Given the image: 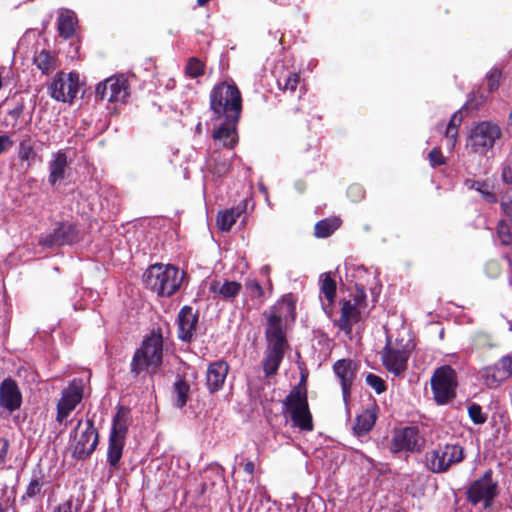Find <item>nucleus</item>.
<instances>
[{
	"label": "nucleus",
	"mask_w": 512,
	"mask_h": 512,
	"mask_svg": "<svg viewBox=\"0 0 512 512\" xmlns=\"http://www.w3.org/2000/svg\"><path fill=\"white\" fill-rule=\"evenodd\" d=\"M210 109L213 119H239L242 111V97L234 83L221 82L210 93Z\"/></svg>",
	"instance_id": "obj_1"
},
{
	"label": "nucleus",
	"mask_w": 512,
	"mask_h": 512,
	"mask_svg": "<svg viewBox=\"0 0 512 512\" xmlns=\"http://www.w3.org/2000/svg\"><path fill=\"white\" fill-rule=\"evenodd\" d=\"M143 277L148 289L158 296L169 297L180 288L183 272L173 265L154 264L146 270Z\"/></svg>",
	"instance_id": "obj_2"
},
{
	"label": "nucleus",
	"mask_w": 512,
	"mask_h": 512,
	"mask_svg": "<svg viewBox=\"0 0 512 512\" xmlns=\"http://www.w3.org/2000/svg\"><path fill=\"white\" fill-rule=\"evenodd\" d=\"M162 357L163 338L160 334L152 333L135 352L131 370L135 374L154 373L162 363Z\"/></svg>",
	"instance_id": "obj_3"
},
{
	"label": "nucleus",
	"mask_w": 512,
	"mask_h": 512,
	"mask_svg": "<svg viewBox=\"0 0 512 512\" xmlns=\"http://www.w3.org/2000/svg\"><path fill=\"white\" fill-rule=\"evenodd\" d=\"M130 423V410L124 406L119 407L113 418L107 450V462L113 469L119 467Z\"/></svg>",
	"instance_id": "obj_4"
},
{
	"label": "nucleus",
	"mask_w": 512,
	"mask_h": 512,
	"mask_svg": "<svg viewBox=\"0 0 512 512\" xmlns=\"http://www.w3.org/2000/svg\"><path fill=\"white\" fill-rule=\"evenodd\" d=\"M464 448L459 444L446 443L426 451L425 468L434 474L447 472L452 466L464 460Z\"/></svg>",
	"instance_id": "obj_5"
},
{
	"label": "nucleus",
	"mask_w": 512,
	"mask_h": 512,
	"mask_svg": "<svg viewBox=\"0 0 512 512\" xmlns=\"http://www.w3.org/2000/svg\"><path fill=\"white\" fill-rule=\"evenodd\" d=\"M70 437L72 455L76 459L88 457L98 444V432L91 419L78 420Z\"/></svg>",
	"instance_id": "obj_6"
},
{
	"label": "nucleus",
	"mask_w": 512,
	"mask_h": 512,
	"mask_svg": "<svg viewBox=\"0 0 512 512\" xmlns=\"http://www.w3.org/2000/svg\"><path fill=\"white\" fill-rule=\"evenodd\" d=\"M283 410L290 415L295 426L305 431L313 430L312 416L305 391L294 387L283 401Z\"/></svg>",
	"instance_id": "obj_7"
},
{
	"label": "nucleus",
	"mask_w": 512,
	"mask_h": 512,
	"mask_svg": "<svg viewBox=\"0 0 512 512\" xmlns=\"http://www.w3.org/2000/svg\"><path fill=\"white\" fill-rule=\"evenodd\" d=\"M85 381L80 378L73 379L69 385L62 390L61 397L57 402V413L55 421L66 428L70 423V415L83 399Z\"/></svg>",
	"instance_id": "obj_8"
},
{
	"label": "nucleus",
	"mask_w": 512,
	"mask_h": 512,
	"mask_svg": "<svg viewBox=\"0 0 512 512\" xmlns=\"http://www.w3.org/2000/svg\"><path fill=\"white\" fill-rule=\"evenodd\" d=\"M501 135V128L496 123L491 121L480 122L471 129L467 147L474 153L485 155L493 148L496 140Z\"/></svg>",
	"instance_id": "obj_9"
},
{
	"label": "nucleus",
	"mask_w": 512,
	"mask_h": 512,
	"mask_svg": "<svg viewBox=\"0 0 512 512\" xmlns=\"http://www.w3.org/2000/svg\"><path fill=\"white\" fill-rule=\"evenodd\" d=\"M431 387L437 404L444 405L456 396L457 377L449 365L437 368L431 377Z\"/></svg>",
	"instance_id": "obj_10"
},
{
	"label": "nucleus",
	"mask_w": 512,
	"mask_h": 512,
	"mask_svg": "<svg viewBox=\"0 0 512 512\" xmlns=\"http://www.w3.org/2000/svg\"><path fill=\"white\" fill-rule=\"evenodd\" d=\"M498 494V483L492 479V471H486L483 476L471 483L468 491V500L473 505L482 504L486 509L491 506Z\"/></svg>",
	"instance_id": "obj_11"
},
{
	"label": "nucleus",
	"mask_w": 512,
	"mask_h": 512,
	"mask_svg": "<svg viewBox=\"0 0 512 512\" xmlns=\"http://www.w3.org/2000/svg\"><path fill=\"white\" fill-rule=\"evenodd\" d=\"M366 308V293L364 289L357 288L353 297L345 301L341 308V316L338 326L345 333L349 334L352 327L361 319V314Z\"/></svg>",
	"instance_id": "obj_12"
},
{
	"label": "nucleus",
	"mask_w": 512,
	"mask_h": 512,
	"mask_svg": "<svg viewBox=\"0 0 512 512\" xmlns=\"http://www.w3.org/2000/svg\"><path fill=\"white\" fill-rule=\"evenodd\" d=\"M512 377V356H502L496 363L482 369L481 378L489 389H496Z\"/></svg>",
	"instance_id": "obj_13"
},
{
	"label": "nucleus",
	"mask_w": 512,
	"mask_h": 512,
	"mask_svg": "<svg viewBox=\"0 0 512 512\" xmlns=\"http://www.w3.org/2000/svg\"><path fill=\"white\" fill-rule=\"evenodd\" d=\"M79 89L78 75L75 73H59L49 85V92L53 99L61 102H71Z\"/></svg>",
	"instance_id": "obj_14"
},
{
	"label": "nucleus",
	"mask_w": 512,
	"mask_h": 512,
	"mask_svg": "<svg viewBox=\"0 0 512 512\" xmlns=\"http://www.w3.org/2000/svg\"><path fill=\"white\" fill-rule=\"evenodd\" d=\"M128 97V83L122 76L110 77L96 87V98L107 102H124Z\"/></svg>",
	"instance_id": "obj_15"
},
{
	"label": "nucleus",
	"mask_w": 512,
	"mask_h": 512,
	"mask_svg": "<svg viewBox=\"0 0 512 512\" xmlns=\"http://www.w3.org/2000/svg\"><path fill=\"white\" fill-rule=\"evenodd\" d=\"M423 445V439L416 427H404L394 432L390 450L392 453L419 451Z\"/></svg>",
	"instance_id": "obj_16"
},
{
	"label": "nucleus",
	"mask_w": 512,
	"mask_h": 512,
	"mask_svg": "<svg viewBox=\"0 0 512 512\" xmlns=\"http://www.w3.org/2000/svg\"><path fill=\"white\" fill-rule=\"evenodd\" d=\"M384 367L395 376L401 375L407 368L409 352L404 347L395 348L391 346L390 339H387L386 346L381 353Z\"/></svg>",
	"instance_id": "obj_17"
},
{
	"label": "nucleus",
	"mask_w": 512,
	"mask_h": 512,
	"mask_svg": "<svg viewBox=\"0 0 512 512\" xmlns=\"http://www.w3.org/2000/svg\"><path fill=\"white\" fill-rule=\"evenodd\" d=\"M78 239L77 227L71 223H59L49 234L39 239V244L49 248H57L72 244Z\"/></svg>",
	"instance_id": "obj_18"
},
{
	"label": "nucleus",
	"mask_w": 512,
	"mask_h": 512,
	"mask_svg": "<svg viewBox=\"0 0 512 512\" xmlns=\"http://www.w3.org/2000/svg\"><path fill=\"white\" fill-rule=\"evenodd\" d=\"M221 123L214 126L212 138L214 145L234 149L238 143L237 124L239 119H222Z\"/></svg>",
	"instance_id": "obj_19"
},
{
	"label": "nucleus",
	"mask_w": 512,
	"mask_h": 512,
	"mask_svg": "<svg viewBox=\"0 0 512 512\" xmlns=\"http://www.w3.org/2000/svg\"><path fill=\"white\" fill-rule=\"evenodd\" d=\"M358 365L350 359H340L333 365L334 373L340 381L342 396L345 405L348 404L351 395V387L356 377Z\"/></svg>",
	"instance_id": "obj_20"
},
{
	"label": "nucleus",
	"mask_w": 512,
	"mask_h": 512,
	"mask_svg": "<svg viewBox=\"0 0 512 512\" xmlns=\"http://www.w3.org/2000/svg\"><path fill=\"white\" fill-rule=\"evenodd\" d=\"M69 164L70 161L67 148L59 149L51 154V159L48 162V182L52 187L56 186L66 178Z\"/></svg>",
	"instance_id": "obj_21"
},
{
	"label": "nucleus",
	"mask_w": 512,
	"mask_h": 512,
	"mask_svg": "<svg viewBox=\"0 0 512 512\" xmlns=\"http://www.w3.org/2000/svg\"><path fill=\"white\" fill-rule=\"evenodd\" d=\"M22 404V394L15 380L4 379L0 384V407L8 413L18 410Z\"/></svg>",
	"instance_id": "obj_22"
},
{
	"label": "nucleus",
	"mask_w": 512,
	"mask_h": 512,
	"mask_svg": "<svg viewBox=\"0 0 512 512\" xmlns=\"http://www.w3.org/2000/svg\"><path fill=\"white\" fill-rule=\"evenodd\" d=\"M178 338L185 342H190L195 333L198 324V315L190 306H184L180 309L177 317Z\"/></svg>",
	"instance_id": "obj_23"
},
{
	"label": "nucleus",
	"mask_w": 512,
	"mask_h": 512,
	"mask_svg": "<svg viewBox=\"0 0 512 512\" xmlns=\"http://www.w3.org/2000/svg\"><path fill=\"white\" fill-rule=\"evenodd\" d=\"M229 372L226 361L219 360L209 364L206 372V386L210 393H215L223 388Z\"/></svg>",
	"instance_id": "obj_24"
},
{
	"label": "nucleus",
	"mask_w": 512,
	"mask_h": 512,
	"mask_svg": "<svg viewBox=\"0 0 512 512\" xmlns=\"http://www.w3.org/2000/svg\"><path fill=\"white\" fill-rule=\"evenodd\" d=\"M37 141L29 134H25L21 137L17 154L18 158L25 162L28 167L35 164L37 161H41V157L38 155L36 149Z\"/></svg>",
	"instance_id": "obj_25"
},
{
	"label": "nucleus",
	"mask_w": 512,
	"mask_h": 512,
	"mask_svg": "<svg viewBox=\"0 0 512 512\" xmlns=\"http://www.w3.org/2000/svg\"><path fill=\"white\" fill-rule=\"evenodd\" d=\"M275 314L269 312L267 318L266 337L268 345L286 346L283 323Z\"/></svg>",
	"instance_id": "obj_26"
},
{
	"label": "nucleus",
	"mask_w": 512,
	"mask_h": 512,
	"mask_svg": "<svg viewBox=\"0 0 512 512\" xmlns=\"http://www.w3.org/2000/svg\"><path fill=\"white\" fill-rule=\"evenodd\" d=\"M378 407L375 404L368 406L360 415L357 416L353 427L357 436L366 435L375 425L377 420Z\"/></svg>",
	"instance_id": "obj_27"
},
{
	"label": "nucleus",
	"mask_w": 512,
	"mask_h": 512,
	"mask_svg": "<svg viewBox=\"0 0 512 512\" xmlns=\"http://www.w3.org/2000/svg\"><path fill=\"white\" fill-rule=\"evenodd\" d=\"M241 288L242 285L239 282L230 280H215L211 282L209 286L211 293L224 300H231L236 298L239 295Z\"/></svg>",
	"instance_id": "obj_28"
},
{
	"label": "nucleus",
	"mask_w": 512,
	"mask_h": 512,
	"mask_svg": "<svg viewBox=\"0 0 512 512\" xmlns=\"http://www.w3.org/2000/svg\"><path fill=\"white\" fill-rule=\"evenodd\" d=\"M285 348L286 346L268 345L266 356L262 362L266 376H271L277 372L284 357Z\"/></svg>",
	"instance_id": "obj_29"
},
{
	"label": "nucleus",
	"mask_w": 512,
	"mask_h": 512,
	"mask_svg": "<svg viewBox=\"0 0 512 512\" xmlns=\"http://www.w3.org/2000/svg\"><path fill=\"white\" fill-rule=\"evenodd\" d=\"M271 314H275L281 320L287 323L295 319V300L292 295L283 296L277 303L271 307Z\"/></svg>",
	"instance_id": "obj_30"
},
{
	"label": "nucleus",
	"mask_w": 512,
	"mask_h": 512,
	"mask_svg": "<svg viewBox=\"0 0 512 512\" xmlns=\"http://www.w3.org/2000/svg\"><path fill=\"white\" fill-rule=\"evenodd\" d=\"M49 482L45 479L43 473L39 470L38 472L34 471L32 474V478L27 485L25 493L22 495L21 500L25 501L27 499H41L44 495V487Z\"/></svg>",
	"instance_id": "obj_31"
},
{
	"label": "nucleus",
	"mask_w": 512,
	"mask_h": 512,
	"mask_svg": "<svg viewBox=\"0 0 512 512\" xmlns=\"http://www.w3.org/2000/svg\"><path fill=\"white\" fill-rule=\"evenodd\" d=\"M245 209L246 203H242L236 208L220 211L217 216L218 228L223 232L229 231Z\"/></svg>",
	"instance_id": "obj_32"
},
{
	"label": "nucleus",
	"mask_w": 512,
	"mask_h": 512,
	"mask_svg": "<svg viewBox=\"0 0 512 512\" xmlns=\"http://www.w3.org/2000/svg\"><path fill=\"white\" fill-rule=\"evenodd\" d=\"M77 23L76 15L70 10H63L58 17V30L61 36L68 39L75 32Z\"/></svg>",
	"instance_id": "obj_33"
},
{
	"label": "nucleus",
	"mask_w": 512,
	"mask_h": 512,
	"mask_svg": "<svg viewBox=\"0 0 512 512\" xmlns=\"http://www.w3.org/2000/svg\"><path fill=\"white\" fill-rule=\"evenodd\" d=\"M341 221L337 217L326 218L316 223L315 236L317 238H326L339 228Z\"/></svg>",
	"instance_id": "obj_34"
},
{
	"label": "nucleus",
	"mask_w": 512,
	"mask_h": 512,
	"mask_svg": "<svg viewBox=\"0 0 512 512\" xmlns=\"http://www.w3.org/2000/svg\"><path fill=\"white\" fill-rule=\"evenodd\" d=\"M33 61L37 68L41 70L44 74H48L55 69V58L47 50L43 49L40 52L36 53Z\"/></svg>",
	"instance_id": "obj_35"
},
{
	"label": "nucleus",
	"mask_w": 512,
	"mask_h": 512,
	"mask_svg": "<svg viewBox=\"0 0 512 512\" xmlns=\"http://www.w3.org/2000/svg\"><path fill=\"white\" fill-rule=\"evenodd\" d=\"M462 123V113L460 111L455 112L449 123L445 128V136L448 138L450 148L453 149L458 136V127Z\"/></svg>",
	"instance_id": "obj_36"
},
{
	"label": "nucleus",
	"mask_w": 512,
	"mask_h": 512,
	"mask_svg": "<svg viewBox=\"0 0 512 512\" xmlns=\"http://www.w3.org/2000/svg\"><path fill=\"white\" fill-rule=\"evenodd\" d=\"M466 185L470 189H475L478 191L483 199L488 203H496L497 202V196L492 191V187L489 183L484 181H466Z\"/></svg>",
	"instance_id": "obj_37"
},
{
	"label": "nucleus",
	"mask_w": 512,
	"mask_h": 512,
	"mask_svg": "<svg viewBox=\"0 0 512 512\" xmlns=\"http://www.w3.org/2000/svg\"><path fill=\"white\" fill-rule=\"evenodd\" d=\"M320 291L327 300V305H331L336 295V282L328 275L325 274L320 279Z\"/></svg>",
	"instance_id": "obj_38"
},
{
	"label": "nucleus",
	"mask_w": 512,
	"mask_h": 512,
	"mask_svg": "<svg viewBox=\"0 0 512 512\" xmlns=\"http://www.w3.org/2000/svg\"><path fill=\"white\" fill-rule=\"evenodd\" d=\"M189 391L190 386L185 380L178 379L174 383L175 405L178 408L185 406Z\"/></svg>",
	"instance_id": "obj_39"
},
{
	"label": "nucleus",
	"mask_w": 512,
	"mask_h": 512,
	"mask_svg": "<svg viewBox=\"0 0 512 512\" xmlns=\"http://www.w3.org/2000/svg\"><path fill=\"white\" fill-rule=\"evenodd\" d=\"M300 82V75L298 73L289 72L283 77L277 79V84L280 90L284 92H295Z\"/></svg>",
	"instance_id": "obj_40"
},
{
	"label": "nucleus",
	"mask_w": 512,
	"mask_h": 512,
	"mask_svg": "<svg viewBox=\"0 0 512 512\" xmlns=\"http://www.w3.org/2000/svg\"><path fill=\"white\" fill-rule=\"evenodd\" d=\"M210 157V161L213 162V165H211L212 173L217 175L218 177L225 175L230 168V163L226 160L218 161L216 151H213Z\"/></svg>",
	"instance_id": "obj_41"
},
{
	"label": "nucleus",
	"mask_w": 512,
	"mask_h": 512,
	"mask_svg": "<svg viewBox=\"0 0 512 512\" xmlns=\"http://www.w3.org/2000/svg\"><path fill=\"white\" fill-rule=\"evenodd\" d=\"M497 236L500 242L507 246L512 243V234L510 232V228L508 227L506 220H500L497 226Z\"/></svg>",
	"instance_id": "obj_42"
},
{
	"label": "nucleus",
	"mask_w": 512,
	"mask_h": 512,
	"mask_svg": "<svg viewBox=\"0 0 512 512\" xmlns=\"http://www.w3.org/2000/svg\"><path fill=\"white\" fill-rule=\"evenodd\" d=\"M185 71L190 77L197 78L204 73V65L200 60L191 58L186 66Z\"/></svg>",
	"instance_id": "obj_43"
},
{
	"label": "nucleus",
	"mask_w": 512,
	"mask_h": 512,
	"mask_svg": "<svg viewBox=\"0 0 512 512\" xmlns=\"http://www.w3.org/2000/svg\"><path fill=\"white\" fill-rule=\"evenodd\" d=\"M366 383L375 390L377 394H381L386 390V385L384 380L372 373H369L366 376Z\"/></svg>",
	"instance_id": "obj_44"
},
{
	"label": "nucleus",
	"mask_w": 512,
	"mask_h": 512,
	"mask_svg": "<svg viewBox=\"0 0 512 512\" xmlns=\"http://www.w3.org/2000/svg\"><path fill=\"white\" fill-rule=\"evenodd\" d=\"M468 414L474 424H483L486 421V416L482 413V408L478 404H471L468 407Z\"/></svg>",
	"instance_id": "obj_45"
},
{
	"label": "nucleus",
	"mask_w": 512,
	"mask_h": 512,
	"mask_svg": "<svg viewBox=\"0 0 512 512\" xmlns=\"http://www.w3.org/2000/svg\"><path fill=\"white\" fill-rule=\"evenodd\" d=\"M501 71L498 68H492L487 74V85L490 92L498 89L500 85Z\"/></svg>",
	"instance_id": "obj_46"
},
{
	"label": "nucleus",
	"mask_w": 512,
	"mask_h": 512,
	"mask_svg": "<svg viewBox=\"0 0 512 512\" xmlns=\"http://www.w3.org/2000/svg\"><path fill=\"white\" fill-rule=\"evenodd\" d=\"M246 289L252 297L259 298L263 295V289L258 281L251 279L246 282Z\"/></svg>",
	"instance_id": "obj_47"
},
{
	"label": "nucleus",
	"mask_w": 512,
	"mask_h": 512,
	"mask_svg": "<svg viewBox=\"0 0 512 512\" xmlns=\"http://www.w3.org/2000/svg\"><path fill=\"white\" fill-rule=\"evenodd\" d=\"M501 210L512 225V199L504 196L500 202Z\"/></svg>",
	"instance_id": "obj_48"
},
{
	"label": "nucleus",
	"mask_w": 512,
	"mask_h": 512,
	"mask_svg": "<svg viewBox=\"0 0 512 512\" xmlns=\"http://www.w3.org/2000/svg\"><path fill=\"white\" fill-rule=\"evenodd\" d=\"M431 166H439L445 163L444 157L439 148H434L428 154Z\"/></svg>",
	"instance_id": "obj_49"
},
{
	"label": "nucleus",
	"mask_w": 512,
	"mask_h": 512,
	"mask_svg": "<svg viewBox=\"0 0 512 512\" xmlns=\"http://www.w3.org/2000/svg\"><path fill=\"white\" fill-rule=\"evenodd\" d=\"M9 447V441L5 438H0V467H3L7 461Z\"/></svg>",
	"instance_id": "obj_50"
},
{
	"label": "nucleus",
	"mask_w": 512,
	"mask_h": 512,
	"mask_svg": "<svg viewBox=\"0 0 512 512\" xmlns=\"http://www.w3.org/2000/svg\"><path fill=\"white\" fill-rule=\"evenodd\" d=\"M348 196L353 200V201H358L360 199L363 198L364 196V191L362 189L361 186L359 185H352L349 187L348 189Z\"/></svg>",
	"instance_id": "obj_51"
},
{
	"label": "nucleus",
	"mask_w": 512,
	"mask_h": 512,
	"mask_svg": "<svg viewBox=\"0 0 512 512\" xmlns=\"http://www.w3.org/2000/svg\"><path fill=\"white\" fill-rule=\"evenodd\" d=\"M14 145V141L9 135H0V155L7 152Z\"/></svg>",
	"instance_id": "obj_52"
},
{
	"label": "nucleus",
	"mask_w": 512,
	"mask_h": 512,
	"mask_svg": "<svg viewBox=\"0 0 512 512\" xmlns=\"http://www.w3.org/2000/svg\"><path fill=\"white\" fill-rule=\"evenodd\" d=\"M52 512H72V502L70 500L55 506Z\"/></svg>",
	"instance_id": "obj_53"
},
{
	"label": "nucleus",
	"mask_w": 512,
	"mask_h": 512,
	"mask_svg": "<svg viewBox=\"0 0 512 512\" xmlns=\"http://www.w3.org/2000/svg\"><path fill=\"white\" fill-rule=\"evenodd\" d=\"M502 180L508 185H512V170L506 166L502 170Z\"/></svg>",
	"instance_id": "obj_54"
},
{
	"label": "nucleus",
	"mask_w": 512,
	"mask_h": 512,
	"mask_svg": "<svg viewBox=\"0 0 512 512\" xmlns=\"http://www.w3.org/2000/svg\"><path fill=\"white\" fill-rule=\"evenodd\" d=\"M244 471L248 473L249 475H252L255 471V464L253 461H247L244 464Z\"/></svg>",
	"instance_id": "obj_55"
},
{
	"label": "nucleus",
	"mask_w": 512,
	"mask_h": 512,
	"mask_svg": "<svg viewBox=\"0 0 512 512\" xmlns=\"http://www.w3.org/2000/svg\"><path fill=\"white\" fill-rule=\"evenodd\" d=\"M259 189L266 195V199H268L266 187L263 184H260Z\"/></svg>",
	"instance_id": "obj_56"
},
{
	"label": "nucleus",
	"mask_w": 512,
	"mask_h": 512,
	"mask_svg": "<svg viewBox=\"0 0 512 512\" xmlns=\"http://www.w3.org/2000/svg\"><path fill=\"white\" fill-rule=\"evenodd\" d=\"M209 1L210 0H197V3H198L199 6H204Z\"/></svg>",
	"instance_id": "obj_57"
},
{
	"label": "nucleus",
	"mask_w": 512,
	"mask_h": 512,
	"mask_svg": "<svg viewBox=\"0 0 512 512\" xmlns=\"http://www.w3.org/2000/svg\"><path fill=\"white\" fill-rule=\"evenodd\" d=\"M508 124H509L510 130H511V132H512V112H511V113H510V115H509Z\"/></svg>",
	"instance_id": "obj_58"
},
{
	"label": "nucleus",
	"mask_w": 512,
	"mask_h": 512,
	"mask_svg": "<svg viewBox=\"0 0 512 512\" xmlns=\"http://www.w3.org/2000/svg\"><path fill=\"white\" fill-rule=\"evenodd\" d=\"M201 130H202V125H201V123H198V124H197V126H196V131H197L198 133H200V132H201Z\"/></svg>",
	"instance_id": "obj_59"
},
{
	"label": "nucleus",
	"mask_w": 512,
	"mask_h": 512,
	"mask_svg": "<svg viewBox=\"0 0 512 512\" xmlns=\"http://www.w3.org/2000/svg\"><path fill=\"white\" fill-rule=\"evenodd\" d=\"M478 337H488V335L485 333H478Z\"/></svg>",
	"instance_id": "obj_60"
},
{
	"label": "nucleus",
	"mask_w": 512,
	"mask_h": 512,
	"mask_svg": "<svg viewBox=\"0 0 512 512\" xmlns=\"http://www.w3.org/2000/svg\"><path fill=\"white\" fill-rule=\"evenodd\" d=\"M437 129H438L440 132H442V130H443V125H438V126H437Z\"/></svg>",
	"instance_id": "obj_61"
},
{
	"label": "nucleus",
	"mask_w": 512,
	"mask_h": 512,
	"mask_svg": "<svg viewBox=\"0 0 512 512\" xmlns=\"http://www.w3.org/2000/svg\"><path fill=\"white\" fill-rule=\"evenodd\" d=\"M0 512H4V508L1 503H0Z\"/></svg>",
	"instance_id": "obj_62"
}]
</instances>
